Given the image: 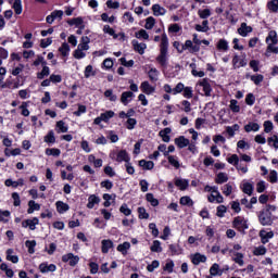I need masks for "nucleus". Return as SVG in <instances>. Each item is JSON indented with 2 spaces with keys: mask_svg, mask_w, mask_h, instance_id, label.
<instances>
[{
  "mask_svg": "<svg viewBox=\"0 0 278 278\" xmlns=\"http://www.w3.org/2000/svg\"><path fill=\"white\" fill-rule=\"evenodd\" d=\"M55 207L59 214H64L71 210V206L62 201H56Z\"/></svg>",
  "mask_w": 278,
  "mask_h": 278,
  "instance_id": "nucleus-24",
  "label": "nucleus"
},
{
  "mask_svg": "<svg viewBox=\"0 0 278 278\" xmlns=\"http://www.w3.org/2000/svg\"><path fill=\"white\" fill-rule=\"evenodd\" d=\"M201 45H205L210 47V40L207 39H199L198 34H193V39H187L184 43L182 49H188L189 53H199L201 51Z\"/></svg>",
  "mask_w": 278,
  "mask_h": 278,
  "instance_id": "nucleus-2",
  "label": "nucleus"
},
{
  "mask_svg": "<svg viewBox=\"0 0 278 278\" xmlns=\"http://www.w3.org/2000/svg\"><path fill=\"white\" fill-rule=\"evenodd\" d=\"M253 190L254 188L251 182L243 184L242 192H244V194H248V197H251L253 194Z\"/></svg>",
  "mask_w": 278,
  "mask_h": 278,
  "instance_id": "nucleus-54",
  "label": "nucleus"
},
{
  "mask_svg": "<svg viewBox=\"0 0 278 278\" xmlns=\"http://www.w3.org/2000/svg\"><path fill=\"white\" fill-rule=\"evenodd\" d=\"M62 151L58 148H47L46 155H52L53 157H60Z\"/></svg>",
  "mask_w": 278,
  "mask_h": 278,
  "instance_id": "nucleus-50",
  "label": "nucleus"
},
{
  "mask_svg": "<svg viewBox=\"0 0 278 278\" xmlns=\"http://www.w3.org/2000/svg\"><path fill=\"white\" fill-rule=\"evenodd\" d=\"M152 253H162V242L160 240H154L153 244L150 247Z\"/></svg>",
  "mask_w": 278,
  "mask_h": 278,
  "instance_id": "nucleus-49",
  "label": "nucleus"
},
{
  "mask_svg": "<svg viewBox=\"0 0 278 278\" xmlns=\"http://www.w3.org/2000/svg\"><path fill=\"white\" fill-rule=\"evenodd\" d=\"M0 88L4 90V88H9V90H15L14 89V79H7L5 81H1Z\"/></svg>",
  "mask_w": 278,
  "mask_h": 278,
  "instance_id": "nucleus-51",
  "label": "nucleus"
},
{
  "mask_svg": "<svg viewBox=\"0 0 278 278\" xmlns=\"http://www.w3.org/2000/svg\"><path fill=\"white\" fill-rule=\"evenodd\" d=\"M232 66L233 68H242L247 66V59L240 58V55L235 54L232 58Z\"/></svg>",
  "mask_w": 278,
  "mask_h": 278,
  "instance_id": "nucleus-14",
  "label": "nucleus"
},
{
  "mask_svg": "<svg viewBox=\"0 0 278 278\" xmlns=\"http://www.w3.org/2000/svg\"><path fill=\"white\" fill-rule=\"evenodd\" d=\"M266 252H267L266 247L260 245V247L254 248L253 255H255V256L266 255Z\"/></svg>",
  "mask_w": 278,
  "mask_h": 278,
  "instance_id": "nucleus-61",
  "label": "nucleus"
},
{
  "mask_svg": "<svg viewBox=\"0 0 278 278\" xmlns=\"http://www.w3.org/2000/svg\"><path fill=\"white\" fill-rule=\"evenodd\" d=\"M277 210L275 205L267 204L265 208L258 213V223L263 227H270L273 225V213Z\"/></svg>",
  "mask_w": 278,
  "mask_h": 278,
  "instance_id": "nucleus-3",
  "label": "nucleus"
},
{
  "mask_svg": "<svg viewBox=\"0 0 278 278\" xmlns=\"http://www.w3.org/2000/svg\"><path fill=\"white\" fill-rule=\"evenodd\" d=\"M244 131L247 134H251V131H260V124L255 123V122H249L245 126H244Z\"/></svg>",
  "mask_w": 278,
  "mask_h": 278,
  "instance_id": "nucleus-29",
  "label": "nucleus"
},
{
  "mask_svg": "<svg viewBox=\"0 0 278 278\" xmlns=\"http://www.w3.org/2000/svg\"><path fill=\"white\" fill-rule=\"evenodd\" d=\"M39 210H40V204L36 203V201L34 200L28 201L27 214H34V212H39Z\"/></svg>",
  "mask_w": 278,
  "mask_h": 278,
  "instance_id": "nucleus-38",
  "label": "nucleus"
},
{
  "mask_svg": "<svg viewBox=\"0 0 278 278\" xmlns=\"http://www.w3.org/2000/svg\"><path fill=\"white\" fill-rule=\"evenodd\" d=\"M223 273H225V269H220V265H218V263L213 264L210 268L211 277H220L223 276Z\"/></svg>",
  "mask_w": 278,
  "mask_h": 278,
  "instance_id": "nucleus-19",
  "label": "nucleus"
},
{
  "mask_svg": "<svg viewBox=\"0 0 278 278\" xmlns=\"http://www.w3.org/2000/svg\"><path fill=\"white\" fill-rule=\"evenodd\" d=\"M67 24L70 25V27H73V25H75V27H81V25H84V17L79 16L67 20Z\"/></svg>",
  "mask_w": 278,
  "mask_h": 278,
  "instance_id": "nucleus-40",
  "label": "nucleus"
},
{
  "mask_svg": "<svg viewBox=\"0 0 278 278\" xmlns=\"http://www.w3.org/2000/svg\"><path fill=\"white\" fill-rule=\"evenodd\" d=\"M251 81L255 84V86H260L262 81H264V75L257 74V75H252L250 76Z\"/></svg>",
  "mask_w": 278,
  "mask_h": 278,
  "instance_id": "nucleus-60",
  "label": "nucleus"
},
{
  "mask_svg": "<svg viewBox=\"0 0 278 278\" xmlns=\"http://www.w3.org/2000/svg\"><path fill=\"white\" fill-rule=\"evenodd\" d=\"M59 52L61 53L62 58H68L71 53V46L67 42H63L59 48Z\"/></svg>",
  "mask_w": 278,
  "mask_h": 278,
  "instance_id": "nucleus-32",
  "label": "nucleus"
},
{
  "mask_svg": "<svg viewBox=\"0 0 278 278\" xmlns=\"http://www.w3.org/2000/svg\"><path fill=\"white\" fill-rule=\"evenodd\" d=\"M174 142L178 149H186V147L190 144V139L186 138L185 136H179L178 138L174 139Z\"/></svg>",
  "mask_w": 278,
  "mask_h": 278,
  "instance_id": "nucleus-15",
  "label": "nucleus"
},
{
  "mask_svg": "<svg viewBox=\"0 0 278 278\" xmlns=\"http://www.w3.org/2000/svg\"><path fill=\"white\" fill-rule=\"evenodd\" d=\"M233 262L239 266H244V254L240 252L235 253Z\"/></svg>",
  "mask_w": 278,
  "mask_h": 278,
  "instance_id": "nucleus-56",
  "label": "nucleus"
},
{
  "mask_svg": "<svg viewBox=\"0 0 278 278\" xmlns=\"http://www.w3.org/2000/svg\"><path fill=\"white\" fill-rule=\"evenodd\" d=\"M139 166L143 168V170H153L155 163H153V161L140 160Z\"/></svg>",
  "mask_w": 278,
  "mask_h": 278,
  "instance_id": "nucleus-27",
  "label": "nucleus"
},
{
  "mask_svg": "<svg viewBox=\"0 0 278 278\" xmlns=\"http://www.w3.org/2000/svg\"><path fill=\"white\" fill-rule=\"evenodd\" d=\"M267 9L269 12H273L274 14H277L278 12V0H271L267 2Z\"/></svg>",
  "mask_w": 278,
  "mask_h": 278,
  "instance_id": "nucleus-52",
  "label": "nucleus"
},
{
  "mask_svg": "<svg viewBox=\"0 0 278 278\" xmlns=\"http://www.w3.org/2000/svg\"><path fill=\"white\" fill-rule=\"evenodd\" d=\"M121 214H124V216H131V208L127 205V203H123L119 207Z\"/></svg>",
  "mask_w": 278,
  "mask_h": 278,
  "instance_id": "nucleus-62",
  "label": "nucleus"
},
{
  "mask_svg": "<svg viewBox=\"0 0 278 278\" xmlns=\"http://www.w3.org/2000/svg\"><path fill=\"white\" fill-rule=\"evenodd\" d=\"M174 185L176 186V188H179V190L181 191L188 190V188L190 187V180L175 177Z\"/></svg>",
  "mask_w": 278,
  "mask_h": 278,
  "instance_id": "nucleus-11",
  "label": "nucleus"
},
{
  "mask_svg": "<svg viewBox=\"0 0 278 278\" xmlns=\"http://www.w3.org/2000/svg\"><path fill=\"white\" fill-rule=\"evenodd\" d=\"M99 203H101V198H99V195L91 194L88 198L87 207L88 210H93L94 205H99Z\"/></svg>",
  "mask_w": 278,
  "mask_h": 278,
  "instance_id": "nucleus-20",
  "label": "nucleus"
},
{
  "mask_svg": "<svg viewBox=\"0 0 278 278\" xmlns=\"http://www.w3.org/2000/svg\"><path fill=\"white\" fill-rule=\"evenodd\" d=\"M232 228L239 231L241 236L247 235V229H249V219L244 216H237L232 219Z\"/></svg>",
  "mask_w": 278,
  "mask_h": 278,
  "instance_id": "nucleus-6",
  "label": "nucleus"
},
{
  "mask_svg": "<svg viewBox=\"0 0 278 278\" xmlns=\"http://www.w3.org/2000/svg\"><path fill=\"white\" fill-rule=\"evenodd\" d=\"M191 262L194 266H199L201 263L205 264L207 262V256L198 252L191 257Z\"/></svg>",
  "mask_w": 278,
  "mask_h": 278,
  "instance_id": "nucleus-16",
  "label": "nucleus"
},
{
  "mask_svg": "<svg viewBox=\"0 0 278 278\" xmlns=\"http://www.w3.org/2000/svg\"><path fill=\"white\" fill-rule=\"evenodd\" d=\"M225 214H227V206H225L223 204L217 206V208H216V216L218 218H225Z\"/></svg>",
  "mask_w": 278,
  "mask_h": 278,
  "instance_id": "nucleus-58",
  "label": "nucleus"
},
{
  "mask_svg": "<svg viewBox=\"0 0 278 278\" xmlns=\"http://www.w3.org/2000/svg\"><path fill=\"white\" fill-rule=\"evenodd\" d=\"M144 27L147 29H153V27H155V17L153 16L147 17Z\"/></svg>",
  "mask_w": 278,
  "mask_h": 278,
  "instance_id": "nucleus-63",
  "label": "nucleus"
},
{
  "mask_svg": "<svg viewBox=\"0 0 278 278\" xmlns=\"http://www.w3.org/2000/svg\"><path fill=\"white\" fill-rule=\"evenodd\" d=\"M103 123H110V118H114L115 113L114 111H105L104 113L100 114Z\"/></svg>",
  "mask_w": 278,
  "mask_h": 278,
  "instance_id": "nucleus-47",
  "label": "nucleus"
},
{
  "mask_svg": "<svg viewBox=\"0 0 278 278\" xmlns=\"http://www.w3.org/2000/svg\"><path fill=\"white\" fill-rule=\"evenodd\" d=\"M152 12L155 16H164V14H166V10L160 4H153Z\"/></svg>",
  "mask_w": 278,
  "mask_h": 278,
  "instance_id": "nucleus-33",
  "label": "nucleus"
},
{
  "mask_svg": "<svg viewBox=\"0 0 278 278\" xmlns=\"http://www.w3.org/2000/svg\"><path fill=\"white\" fill-rule=\"evenodd\" d=\"M134 51H136L137 53H139V55H144V51L147 49V43H139L138 40L134 39L131 41Z\"/></svg>",
  "mask_w": 278,
  "mask_h": 278,
  "instance_id": "nucleus-17",
  "label": "nucleus"
},
{
  "mask_svg": "<svg viewBox=\"0 0 278 278\" xmlns=\"http://www.w3.org/2000/svg\"><path fill=\"white\" fill-rule=\"evenodd\" d=\"M138 212V218L139 220H149V213L147 212V208L144 206H139L137 208Z\"/></svg>",
  "mask_w": 278,
  "mask_h": 278,
  "instance_id": "nucleus-36",
  "label": "nucleus"
},
{
  "mask_svg": "<svg viewBox=\"0 0 278 278\" xmlns=\"http://www.w3.org/2000/svg\"><path fill=\"white\" fill-rule=\"evenodd\" d=\"M146 201H148V203H150L152 207H157V205H160V200L155 199L153 193H147Z\"/></svg>",
  "mask_w": 278,
  "mask_h": 278,
  "instance_id": "nucleus-45",
  "label": "nucleus"
},
{
  "mask_svg": "<svg viewBox=\"0 0 278 278\" xmlns=\"http://www.w3.org/2000/svg\"><path fill=\"white\" fill-rule=\"evenodd\" d=\"M195 31H202L203 34L207 33L210 29V22L207 20H204L201 24H195L194 26Z\"/></svg>",
  "mask_w": 278,
  "mask_h": 278,
  "instance_id": "nucleus-30",
  "label": "nucleus"
},
{
  "mask_svg": "<svg viewBox=\"0 0 278 278\" xmlns=\"http://www.w3.org/2000/svg\"><path fill=\"white\" fill-rule=\"evenodd\" d=\"M101 251L103 254L110 253V249H114V242L110 239H104L101 241Z\"/></svg>",
  "mask_w": 278,
  "mask_h": 278,
  "instance_id": "nucleus-18",
  "label": "nucleus"
},
{
  "mask_svg": "<svg viewBox=\"0 0 278 278\" xmlns=\"http://www.w3.org/2000/svg\"><path fill=\"white\" fill-rule=\"evenodd\" d=\"M216 49L217 51H229V42L226 39H219Z\"/></svg>",
  "mask_w": 278,
  "mask_h": 278,
  "instance_id": "nucleus-34",
  "label": "nucleus"
},
{
  "mask_svg": "<svg viewBox=\"0 0 278 278\" xmlns=\"http://www.w3.org/2000/svg\"><path fill=\"white\" fill-rule=\"evenodd\" d=\"M90 37L88 36H83L80 39V43L78 45V49L83 51H88L90 49Z\"/></svg>",
  "mask_w": 278,
  "mask_h": 278,
  "instance_id": "nucleus-26",
  "label": "nucleus"
},
{
  "mask_svg": "<svg viewBox=\"0 0 278 278\" xmlns=\"http://www.w3.org/2000/svg\"><path fill=\"white\" fill-rule=\"evenodd\" d=\"M168 251L172 253V255H181V247L177 243H172L168 245Z\"/></svg>",
  "mask_w": 278,
  "mask_h": 278,
  "instance_id": "nucleus-39",
  "label": "nucleus"
},
{
  "mask_svg": "<svg viewBox=\"0 0 278 278\" xmlns=\"http://www.w3.org/2000/svg\"><path fill=\"white\" fill-rule=\"evenodd\" d=\"M265 42L268 45L265 52L266 58H270V53H275V55H278V47L275 46L278 42L276 30H270L268 33Z\"/></svg>",
  "mask_w": 278,
  "mask_h": 278,
  "instance_id": "nucleus-5",
  "label": "nucleus"
},
{
  "mask_svg": "<svg viewBox=\"0 0 278 278\" xmlns=\"http://www.w3.org/2000/svg\"><path fill=\"white\" fill-rule=\"evenodd\" d=\"M55 131L56 134H66L68 131V125H66V122L62 119L56 122Z\"/></svg>",
  "mask_w": 278,
  "mask_h": 278,
  "instance_id": "nucleus-22",
  "label": "nucleus"
},
{
  "mask_svg": "<svg viewBox=\"0 0 278 278\" xmlns=\"http://www.w3.org/2000/svg\"><path fill=\"white\" fill-rule=\"evenodd\" d=\"M160 54L156 56V62L163 68L168 66V36L166 33H163L162 36H155L154 42H160Z\"/></svg>",
  "mask_w": 278,
  "mask_h": 278,
  "instance_id": "nucleus-1",
  "label": "nucleus"
},
{
  "mask_svg": "<svg viewBox=\"0 0 278 278\" xmlns=\"http://www.w3.org/2000/svg\"><path fill=\"white\" fill-rule=\"evenodd\" d=\"M194 91L192 90V87H185L182 89V97L185 99H192V97H194Z\"/></svg>",
  "mask_w": 278,
  "mask_h": 278,
  "instance_id": "nucleus-57",
  "label": "nucleus"
},
{
  "mask_svg": "<svg viewBox=\"0 0 278 278\" xmlns=\"http://www.w3.org/2000/svg\"><path fill=\"white\" fill-rule=\"evenodd\" d=\"M36 225H40V219H38V217H33L31 219H24L22 222V227L24 229H27L28 227L30 231H36Z\"/></svg>",
  "mask_w": 278,
  "mask_h": 278,
  "instance_id": "nucleus-9",
  "label": "nucleus"
},
{
  "mask_svg": "<svg viewBox=\"0 0 278 278\" xmlns=\"http://www.w3.org/2000/svg\"><path fill=\"white\" fill-rule=\"evenodd\" d=\"M229 108L235 114H238V112H240V105H238V100H230Z\"/></svg>",
  "mask_w": 278,
  "mask_h": 278,
  "instance_id": "nucleus-64",
  "label": "nucleus"
},
{
  "mask_svg": "<svg viewBox=\"0 0 278 278\" xmlns=\"http://www.w3.org/2000/svg\"><path fill=\"white\" fill-rule=\"evenodd\" d=\"M131 249V243L129 241H125L117 245V251L122 253V255H127V251Z\"/></svg>",
  "mask_w": 278,
  "mask_h": 278,
  "instance_id": "nucleus-31",
  "label": "nucleus"
},
{
  "mask_svg": "<svg viewBox=\"0 0 278 278\" xmlns=\"http://www.w3.org/2000/svg\"><path fill=\"white\" fill-rule=\"evenodd\" d=\"M258 236L261 238L262 244H268V240L275 238V232L273 231L267 232L266 230L262 229L258 232Z\"/></svg>",
  "mask_w": 278,
  "mask_h": 278,
  "instance_id": "nucleus-13",
  "label": "nucleus"
},
{
  "mask_svg": "<svg viewBox=\"0 0 278 278\" xmlns=\"http://www.w3.org/2000/svg\"><path fill=\"white\" fill-rule=\"evenodd\" d=\"M49 75H51V68H49V66H45L41 72L37 73V79H45V77H49Z\"/></svg>",
  "mask_w": 278,
  "mask_h": 278,
  "instance_id": "nucleus-46",
  "label": "nucleus"
},
{
  "mask_svg": "<svg viewBox=\"0 0 278 278\" xmlns=\"http://www.w3.org/2000/svg\"><path fill=\"white\" fill-rule=\"evenodd\" d=\"M14 253L13 249L7 250V260L8 262H12V264H18V255H12Z\"/></svg>",
  "mask_w": 278,
  "mask_h": 278,
  "instance_id": "nucleus-42",
  "label": "nucleus"
},
{
  "mask_svg": "<svg viewBox=\"0 0 278 278\" xmlns=\"http://www.w3.org/2000/svg\"><path fill=\"white\" fill-rule=\"evenodd\" d=\"M157 75H160V72L157 71V68H150V71L148 72V77L150 81H152L153 84L157 81Z\"/></svg>",
  "mask_w": 278,
  "mask_h": 278,
  "instance_id": "nucleus-48",
  "label": "nucleus"
},
{
  "mask_svg": "<svg viewBox=\"0 0 278 278\" xmlns=\"http://www.w3.org/2000/svg\"><path fill=\"white\" fill-rule=\"evenodd\" d=\"M229 181V176H227L225 173L220 172L216 175L215 184L223 185L227 184Z\"/></svg>",
  "mask_w": 278,
  "mask_h": 278,
  "instance_id": "nucleus-35",
  "label": "nucleus"
},
{
  "mask_svg": "<svg viewBox=\"0 0 278 278\" xmlns=\"http://www.w3.org/2000/svg\"><path fill=\"white\" fill-rule=\"evenodd\" d=\"M85 78L89 79V77H94L97 73L93 71L92 65H87L84 72Z\"/></svg>",
  "mask_w": 278,
  "mask_h": 278,
  "instance_id": "nucleus-59",
  "label": "nucleus"
},
{
  "mask_svg": "<svg viewBox=\"0 0 278 278\" xmlns=\"http://www.w3.org/2000/svg\"><path fill=\"white\" fill-rule=\"evenodd\" d=\"M173 129L170 127H166L159 132V136L162 138L163 142H170V136Z\"/></svg>",
  "mask_w": 278,
  "mask_h": 278,
  "instance_id": "nucleus-25",
  "label": "nucleus"
},
{
  "mask_svg": "<svg viewBox=\"0 0 278 278\" xmlns=\"http://www.w3.org/2000/svg\"><path fill=\"white\" fill-rule=\"evenodd\" d=\"M12 8L17 16L23 14V1L14 0Z\"/></svg>",
  "mask_w": 278,
  "mask_h": 278,
  "instance_id": "nucleus-41",
  "label": "nucleus"
},
{
  "mask_svg": "<svg viewBox=\"0 0 278 278\" xmlns=\"http://www.w3.org/2000/svg\"><path fill=\"white\" fill-rule=\"evenodd\" d=\"M111 160H115V162H118V164L125 162L126 164L131 162V157L129 156V153L127 150H119L117 153L113 152L110 154Z\"/></svg>",
  "mask_w": 278,
  "mask_h": 278,
  "instance_id": "nucleus-7",
  "label": "nucleus"
},
{
  "mask_svg": "<svg viewBox=\"0 0 278 278\" xmlns=\"http://www.w3.org/2000/svg\"><path fill=\"white\" fill-rule=\"evenodd\" d=\"M251 31H253V28L251 26H248L247 23H242L241 27L238 28V34L243 38H247V36L251 34Z\"/></svg>",
  "mask_w": 278,
  "mask_h": 278,
  "instance_id": "nucleus-23",
  "label": "nucleus"
},
{
  "mask_svg": "<svg viewBox=\"0 0 278 278\" xmlns=\"http://www.w3.org/2000/svg\"><path fill=\"white\" fill-rule=\"evenodd\" d=\"M198 86L203 89L205 97H212V85L210 84V78L199 80Z\"/></svg>",
  "mask_w": 278,
  "mask_h": 278,
  "instance_id": "nucleus-8",
  "label": "nucleus"
},
{
  "mask_svg": "<svg viewBox=\"0 0 278 278\" xmlns=\"http://www.w3.org/2000/svg\"><path fill=\"white\" fill-rule=\"evenodd\" d=\"M62 262L64 264L68 263L70 266H77L79 264V257L73 253H67L62 256Z\"/></svg>",
  "mask_w": 278,
  "mask_h": 278,
  "instance_id": "nucleus-10",
  "label": "nucleus"
},
{
  "mask_svg": "<svg viewBox=\"0 0 278 278\" xmlns=\"http://www.w3.org/2000/svg\"><path fill=\"white\" fill-rule=\"evenodd\" d=\"M129 99H134V92L132 91H124L121 96V102L123 105H128L129 104Z\"/></svg>",
  "mask_w": 278,
  "mask_h": 278,
  "instance_id": "nucleus-28",
  "label": "nucleus"
},
{
  "mask_svg": "<svg viewBox=\"0 0 278 278\" xmlns=\"http://www.w3.org/2000/svg\"><path fill=\"white\" fill-rule=\"evenodd\" d=\"M25 247L28 249V253L33 255V253H36V240H27L25 242Z\"/></svg>",
  "mask_w": 278,
  "mask_h": 278,
  "instance_id": "nucleus-53",
  "label": "nucleus"
},
{
  "mask_svg": "<svg viewBox=\"0 0 278 278\" xmlns=\"http://www.w3.org/2000/svg\"><path fill=\"white\" fill-rule=\"evenodd\" d=\"M140 88L144 94H153V92H155V87L151 86L147 80L141 83Z\"/></svg>",
  "mask_w": 278,
  "mask_h": 278,
  "instance_id": "nucleus-21",
  "label": "nucleus"
},
{
  "mask_svg": "<svg viewBox=\"0 0 278 278\" xmlns=\"http://www.w3.org/2000/svg\"><path fill=\"white\" fill-rule=\"evenodd\" d=\"M222 190L225 197H231V192H233V186H231V182H228L223 186Z\"/></svg>",
  "mask_w": 278,
  "mask_h": 278,
  "instance_id": "nucleus-55",
  "label": "nucleus"
},
{
  "mask_svg": "<svg viewBox=\"0 0 278 278\" xmlns=\"http://www.w3.org/2000/svg\"><path fill=\"white\" fill-rule=\"evenodd\" d=\"M39 270L42 274H47V273H55V270H58V266H55V264H50L47 262H43L39 265Z\"/></svg>",
  "mask_w": 278,
  "mask_h": 278,
  "instance_id": "nucleus-12",
  "label": "nucleus"
},
{
  "mask_svg": "<svg viewBox=\"0 0 278 278\" xmlns=\"http://www.w3.org/2000/svg\"><path fill=\"white\" fill-rule=\"evenodd\" d=\"M265 42L268 45L265 52L266 58H270V53H275V55H278V47L275 46L278 42L276 30H270L268 33Z\"/></svg>",
  "mask_w": 278,
  "mask_h": 278,
  "instance_id": "nucleus-4",
  "label": "nucleus"
},
{
  "mask_svg": "<svg viewBox=\"0 0 278 278\" xmlns=\"http://www.w3.org/2000/svg\"><path fill=\"white\" fill-rule=\"evenodd\" d=\"M43 141L47 144H55V132L53 130H49L48 134L43 137Z\"/></svg>",
  "mask_w": 278,
  "mask_h": 278,
  "instance_id": "nucleus-37",
  "label": "nucleus"
},
{
  "mask_svg": "<svg viewBox=\"0 0 278 278\" xmlns=\"http://www.w3.org/2000/svg\"><path fill=\"white\" fill-rule=\"evenodd\" d=\"M103 34H109V36H112L114 40H117L118 35H116V30L114 28L110 27V25H104L102 28Z\"/></svg>",
  "mask_w": 278,
  "mask_h": 278,
  "instance_id": "nucleus-43",
  "label": "nucleus"
},
{
  "mask_svg": "<svg viewBox=\"0 0 278 278\" xmlns=\"http://www.w3.org/2000/svg\"><path fill=\"white\" fill-rule=\"evenodd\" d=\"M180 205H187V207H192L194 205V201H192V198L190 195H184L179 200Z\"/></svg>",
  "mask_w": 278,
  "mask_h": 278,
  "instance_id": "nucleus-44",
  "label": "nucleus"
}]
</instances>
